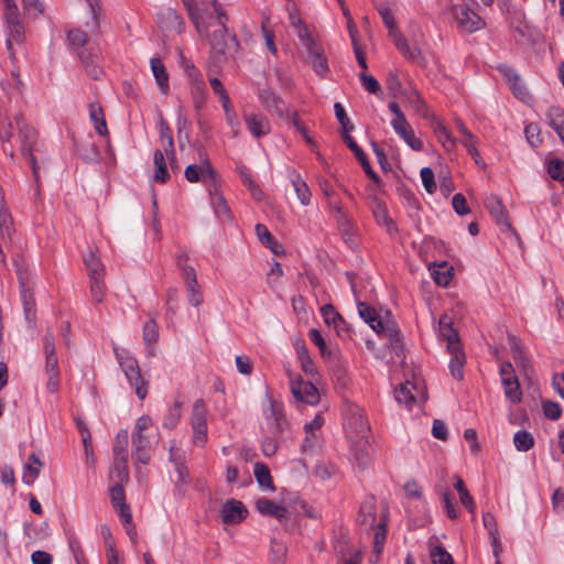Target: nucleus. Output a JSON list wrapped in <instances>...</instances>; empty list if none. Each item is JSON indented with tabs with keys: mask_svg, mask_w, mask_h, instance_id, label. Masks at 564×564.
I'll return each mask as SVG.
<instances>
[{
	"mask_svg": "<svg viewBox=\"0 0 564 564\" xmlns=\"http://www.w3.org/2000/svg\"><path fill=\"white\" fill-rule=\"evenodd\" d=\"M212 12L207 14L208 35H200L209 41L215 54L226 56L238 48L235 35L228 34V17L217 0L210 1Z\"/></svg>",
	"mask_w": 564,
	"mask_h": 564,
	"instance_id": "obj_1",
	"label": "nucleus"
},
{
	"mask_svg": "<svg viewBox=\"0 0 564 564\" xmlns=\"http://www.w3.org/2000/svg\"><path fill=\"white\" fill-rule=\"evenodd\" d=\"M358 313L360 317L378 334L387 337L391 346L398 349L400 346V330L398 325L388 318H382L377 311L366 304L365 302L358 303Z\"/></svg>",
	"mask_w": 564,
	"mask_h": 564,
	"instance_id": "obj_2",
	"label": "nucleus"
},
{
	"mask_svg": "<svg viewBox=\"0 0 564 564\" xmlns=\"http://www.w3.org/2000/svg\"><path fill=\"white\" fill-rule=\"evenodd\" d=\"M378 11L382 18L383 24L388 29L389 37L393 41L400 53L410 61L420 62L422 59L421 50L417 46L413 48L409 46L406 39L397 26L392 12L384 7L378 8Z\"/></svg>",
	"mask_w": 564,
	"mask_h": 564,
	"instance_id": "obj_3",
	"label": "nucleus"
},
{
	"mask_svg": "<svg viewBox=\"0 0 564 564\" xmlns=\"http://www.w3.org/2000/svg\"><path fill=\"white\" fill-rule=\"evenodd\" d=\"M115 354L121 370L130 386L134 388L138 398L140 400L145 399L148 395L149 382L141 376L137 359L130 356L127 351H118L115 349Z\"/></svg>",
	"mask_w": 564,
	"mask_h": 564,
	"instance_id": "obj_4",
	"label": "nucleus"
},
{
	"mask_svg": "<svg viewBox=\"0 0 564 564\" xmlns=\"http://www.w3.org/2000/svg\"><path fill=\"white\" fill-rule=\"evenodd\" d=\"M395 400L411 409L414 404H422L427 399L426 387L423 379L416 373L406 379L394 391Z\"/></svg>",
	"mask_w": 564,
	"mask_h": 564,
	"instance_id": "obj_5",
	"label": "nucleus"
},
{
	"mask_svg": "<svg viewBox=\"0 0 564 564\" xmlns=\"http://www.w3.org/2000/svg\"><path fill=\"white\" fill-rule=\"evenodd\" d=\"M3 18L7 32V48L12 50V43H22L25 39L24 25L21 21L20 12L15 0H2Z\"/></svg>",
	"mask_w": 564,
	"mask_h": 564,
	"instance_id": "obj_6",
	"label": "nucleus"
},
{
	"mask_svg": "<svg viewBox=\"0 0 564 564\" xmlns=\"http://www.w3.org/2000/svg\"><path fill=\"white\" fill-rule=\"evenodd\" d=\"M45 375L47 376L46 388L48 392L56 393L59 389L58 359L55 350V338L48 328L44 336Z\"/></svg>",
	"mask_w": 564,
	"mask_h": 564,
	"instance_id": "obj_7",
	"label": "nucleus"
},
{
	"mask_svg": "<svg viewBox=\"0 0 564 564\" xmlns=\"http://www.w3.org/2000/svg\"><path fill=\"white\" fill-rule=\"evenodd\" d=\"M14 267L21 289V299L23 303L24 316L28 323L33 326L35 323V300L32 292L28 288L29 272L23 260L20 257L14 259Z\"/></svg>",
	"mask_w": 564,
	"mask_h": 564,
	"instance_id": "obj_8",
	"label": "nucleus"
},
{
	"mask_svg": "<svg viewBox=\"0 0 564 564\" xmlns=\"http://www.w3.org/2000/svg\"><path fill=\"white\" fill-rule=\"evenodd\" d=\"M15 123L19 128V137L21 139V153L28 160L35 180L39 178V169L35 156L33 154L34 145L36 142V131L22 122V117H15Z\"/></svg>",
	"mask_w": 564,
	"mask_h": 564,
	"instance_id": "obj_9",
	"label": "nucleus"
},
{
	"mask_svg": "<svg viewBox=\"0 0 564 564\" xmlns=\"http://www.w3.org/2000/svg\"><path fill=\"white\" fill-rule=\"evenodd\" d=\"M185 178L191 182H204L208 186L215 185L217 182V174L213 169L208 158L205 153H203L202 149H199V163L198 164H189L185 169Z\"/></svg>",
	"mask_w": 564,
	"mask_h": 564,
	"instance_id": "obj_10",
	"label": "nucleus"
},
{
	"mask_svg": "<svg viewBox=\"0 0 564 564\" xmlns=\"http://www.w3.org/2000/svg\"><path fill=\"white\" fill-rule=\"evenodd\" d=\"M207 410L203 400H196L193 404L191 425L193 430V443L204 446L207 442Z\"/></svg>",
	"mask_w": 564,
	"mask_h": 564,
	"instance_id": "obj_11",
	"label": "nucleus"
},
{
	"mask_svg": "<svg viewBox=\"0 0 564 564\" xmlns=\"http://www.w3.org/2000/svg\"><path fill=\"white\" fill-rule=\"evenodd\" d=\"M369 426L358 406L350 409V416L346 423L347 437L351 443L361 445L367 437Z\"/></svg>",
	"mask_w": 564,
	"mask_h": 564,
	"instance_id": "obj_12",
	"label": "nucleus"
},
{
	"mask_svg": "<svg viewBox=\"0 0 564 564\" xmlns=\"http://www.w3.org/2000/svg\"><path fill=\"white\" fill-rule=\"evenodd\" d=\"M290 384L291 391L294 398L310 405H314L319 401V393L317 388L308 381H304L303 379L293 378L290 376Z\"/></svg>",
	"mask_w": 564,
	"mask_h": 564,
	"instance_id": "obj_13",
	"label": "nucleus"
},
{
	"mask_svg": "<svg viewBox=\"0 0 564 564\" xmlns=\"http://www.w3.org/2000/svg\"><path fill=\"white\" fill-rule=\"evenodd\" d=\"M302 44L307 51V62L311 64L313 69L319 75L328 73L329 68L327 58L322 44L315 37H312Z\"/></svg>",
	"mask_w": 564,
	"mask_h": 564,
	"instance_id": "obj_14",
	"label": "nucleus"
},
{
	"mask_svg": "<svg viewBox=\"0 0 564 564\" xmlns=\"http://www.w3.org/2000/svg\"><path fill=\"white\" fill-rule=\"evenodd\" d=\"M452 13L458 28L465 32H475L485 25L482 19L465 6H454Z\"/></svg>",
	"mask_w": 564,
	"mask_h": 564,
	"instance_id": "obj_15",
	"label": "nucleus"
},
{
	"mask_svg": "<svg viewBox=\"0 0 564 564\" xmlns=\"http://www.w3.org/2000/svg\"><path fill=\"white\" fill-rule=\"evenodd\" d=\"M202 0H182L188 18L199 35H208L207 10L199 7Z\"/></svg>",
	"mask_w": 564,
	"mask_h": 564,
	"instance_id": "obj_16",
	"label": "nucleus"
},
{
	"mask_svg": "<svg viewBox=\"0 0 564 564\" xmlns=\"http://www.w3.org/2000/svg\"><path fill=\"white\" fill-rule=\"evenodd\" d=\"M243 121L246 123L247 129L257 139H260L269 134L271 131V124L269 119L260 112H245Z\"/></svg>",
	"mask_w": 564,
	"mask_h": 564,
	"instance_id": "obj_17",
	"label": "nucleus"
},
{
	"mask_svg": "<svg viewBox=\"0 0 564 564\" xmlns=\"http://www.w3.org/2000/svg\"><path fill=\"white\" fill-rule=\"evenodd\" d=\"M508 344L510 346L512 358L517 362L518 367L527 378H531L533 373V367L530 359L525 355L524 348L521 345L519 338H517L514 335H509Z\"/></svg>",
	"mask_w": 564,
	"mask_h": 564,
	"instance_id": "obj_18",
	"label": "nucleus"
},
{
	"mask_svg": "<svg viewBox=\"0 0 564 564\" xmlns=\"http://www.w3.org/2000/svg\"><path fill=\"white\" fill-rule=\"evenodd\" d=\"M14 228L12 217L4 200V193L0 187V236L8 247L13 245Z\"/></svg>",
	"mask_w": 564,
	"mask_h": 564,
	"instance_id": "obj_19",
	"label": "nucleus"
},
{
	"mask_svg": "<svg viewBox=\"0 0 564 564\" xmlns=\"http://www.w3.org/2000/svg\"><path fill=\"white\" fill-rule=\"evenodd\" d=\"M265 424L271 434H278L283 431L285 424L284 415L280 405L275 404L271 399L267 400L264 409Z\"/></svg>",
	"mask_w": 564,
	"mask_h": 564,
	"instance_id": "obj_20",
	"label": "nucleus"
},
{
	"mask_svg": "<svg viewBox=\"0 0 564 564\" xmlns=\"http://www.w3.org/2000/svg\"><path fill=\"white\" fill-rule=\"evenodd\" d=\"M221 519L227 524H235L242 521L247 516V509L238 500H228L221 508Z\"/></svg>",
	"mask_w": 564,
	"mask_h": 564,
	"instance_id": "obj_21",
	"label": "nucleus"
},
{
	"mask_svg": "<svg viewBox=\"0 0 564 564\" xmlns=\"http://www.w3.org/2000/svg\"><path fill=\"white\" fill-rule=\"evenodd\" d=\"M391 126L411 149L414 151L422 150L423 143L414 135V131L406 119L400 121H391Z\"/></svg>",
	"mask_w": 564,
	"mask_h": 564,
	"instance_id": "obj_22",
	"label": "nucleus"
},
{
	"mask_svg": "<svg viewBox=\"0 0 564 564\" xmlns=\"http://www.w3.org/2000/svg\"><path fill=\"white\" fill-rule=\"evenodd\" d=\"M257 510L263 516H271L283 522L289 517V510L286 507L276 505L267 498H259L256 501Z\"/></svg>",
	"mask_w": 564,
	"mask_h": 564,
	"instance_id": "obj_23",
	"label": "nucleus"
},
{
	"mask_svg": "<svg viewBox=\"0 0 564 564\" xmlns=\"http://www.w3.org/2000/svg\"><path fill=\"white\" fill-rule=\"evenodd\" d=\"M259 99L268 112H274L279 117H284V101L271 89H262L259 93Z\"/></svg>",
	"mask_w": 564,
	"mask_h": 564,
	"instance_id": "obj_24",
	"label": "nucleus"
},
{
	"mask_svg": "<svg viewBox=\"0 0 564 564\" xmlns=\"http://www.w3.org/2000/svg\"><path fill=\"white\" fill-rule=\"evenodd\" d=\"M159 23L163 30L181 33L184 28V20L174 9H166L159 15Z\"/></svg>",
	"mask_w": 564,
	"mask_h": 564,
	"instance_id": "obj_25",
	"label": "nucleus"
},
{
	"mask_svg": "<svg viewBox=\"0 0 564 564\" xmlns=\"http://www.w3.org/2000/svg\"><path fill=\"white\" fill-rule=\"evenodd\" d=\"M482 523L484 527L487 529L489 538L491 540L494 555L496 558H498L500 553L502 552V546L499 538L497 520L492 513L486 512L482 516Z\"/></svg>",
	"mask_w": 564,
	"mask_h": 564,
	"instance_id": "obj_26",
	"label": "nucleus"
},
{
	"mask_svg": "<svg viewBox=\"0 0 564 564\" xmlns=\"http://www.w3.org/2000/svg\"><path fill=\"white\" fill-rule=\"evenodd\" d=\"M288 11H289V20H290V23L291 25L295 29L296 31V34L300 39V41L302 43L306 42L307 40L314 37L307 25L304 23V21L302 20V18L300 17V12L297 10V7L295 3H291L289 7H288Z\"/></svg>",
	"mask_w": 564,
	"mask_h": 564,
	"instance_id": "obj_27",
	"label": "nucleus"
},
{
	"mask_svg": "<svg viewBox=\"0 0 564 564\" xmlns=\"http://www.w3.org/2000/svg\"><path fill=\"white\" fill-rule=\"evenodd\" d=\"M208 192L216 216L220 219H230V210L224 196L219 193L218 182L215 185H209Z\"/></svg>",
	"mask_w": 564,
	"mask_h": 564,
	"instance_id": "obj_28",
	"label": "nucleus"
},
{
	"mask_svg": "<svg viewBox=\"0 0 564 564\" xmlns=\"http://www.w3.org/2000/svg\"><path fill=\"white\" fill-rule=\"evenodd\" d=\"M486 207L489 210L490 215L496 219L497 224L503 226L506 228H510V223L508 220V213L497 196H489L486 199Z\"/></svg>",
	"mask_w": 564,
	"mask_h": 564,
	"instance_id": "obj_29",
	"label": "nucleus"
},
{
	"mask_svg": "<svg viewBox=\"0 0 564 564\" xmlns=\"http://www.w3.org/2000/svg\"><path fill=\"white\" fill-rule=\"evenodd\" d=\"M110 477L119 484H124L129 480L128 455H113Z\"/></svg>",
	"mask_w": 564,
	"mask_h": 564,
	"instance_id": "obj_30",
	"label": "nucleus"
},
{
	"mask_svg": "<svg viewBox=\"0 0 564 564\" xmlns=\"http://www.w3.org/2000/svg\"><path fill=\"white\" fill-rule=\"evenodd\" d=\"M448 351L452 355L449 362L451 373L455 379L462 380L464 377L463 368L465 365V355L462 350V346H455V344H452V349H448Z\"/></svg>",
	"mask_w": 564,
	"mask_h": 564,
	"instance_id": "obj_31",
	"label": "nucleus"
},
{
	"mask_svg": "<svg viewBox=\"0 0 564 564\" xmlns=\"http://www.w3.org/2000/svg\"><path fill=\"white\" fill-rule=\"evenodd\" d=\"M151 70L153 76L155 77L156 84L162 94L166 95L169 93V75L166 69L160 58H152L150 61Z\"/></svg>",
	"mask_w": 564,
	"mask_h": 564,
	"instance_id": "obj_32",
	"label": "nucleus"
},
{
	"mask_svg": "<svg viewBox=\"0 0 564 564\" xmlns=\"http://www.w3.org/2000/svg\"><path fill=\"white\" fill-rule=\"evenodd\" d=\"M84 263L90 280L104 279L105 267L91 250L84 256Z\"/></svg>",
	"mask_w": 564,
	"mask_h": 564,
	"instance_id": "obj_33",
	"label": "nucleus"
},
{
	"mask_svg": "<svg viewBox=\"0 0 564 564\" xmlns=\"http://www.w3.org/2000/svg\"><path fill=\"white\" fill-rule=\"evenodd\" d=\"M546 119L564 144V110L560 107H551L546 112Z\"/></svg>",
	"mask_w": 564,
	"mask_h": 564,
	"instance_id": "obj_34",
	"label": "nucleus"
},
{
	"mask_svg": "<svg viewBox=\"0 0 564 564\" xmlns=\"http://www.w3.org/2000/svg\"><path fill=\"white\" fill-rule=\"evenodd\" d=\"M256 232L261 243L269 248L274 254L283 253V247L274 239L264 225L258 224L256 226Z\"/></svg>",
	"mask_w": 564,
	"mask_h": 564,
	"instance_id": "obj_35",
	"label": "nucleus"
},
{
	"mask_svg": "<svg viewBox=\"0 0 564 564\" xmlns=\"http://www.w3.org/2000/svg\"><path fill=\"white\" fill-rule=\"evenodd\" d=\"M440 334L447 340V348L452 349V344L460 346L457 332L452 327V321L447 315H443L440 318Z\"/></svg>",
	"mask_w": 564,
	"mask_h": 564,
	"instance_id": "obj_36",
	"label": "nucleus"
},
{
	"mask_svg": "<svg viewBox=\"0 0 564 564\" xmlns=\"http://www.w3.org/2000/svg\"><path fill=\"white\" fill-rule=\"evenodd\" d=\"M454 487L455 489L457 490L458 495H459V500L462 502V505L473 514L475 516V509H476V506H475V502H474V499L473 497L470 496L468 489L466 488L465 486V482L464 480L459 477V476H455L454 477Z\"/></svg>",
	"mask_w": 564,
	"mask_h": 564,
	"instance_id": "obj_37",
	"label": "nucleus"
},
{
	"mask_svg": "<svg viewBox=\"0 0 564 564\" xmlns=\"http://www.w3.org/2000/svg\"><path fill=\"white\" fill-rule=\"evenodd\" d=\"M505 387V394L512 403H519L522 400V392L517 376L501 380Z\"/></svg>",
	"mask_w": 564,
	"mask_h": 564,
	"instance_id": "obj_38",
	"label": "nucleus"
},
{
	"mask_svg": "<svg viewBox=\"0 0 564 564\" xmlns=\"http://www.w3.org/2000/svg\"><path fill=\"white\" fill-rule=\"evenodd\" d=\"M77 151L79 156L86 162H99L100 160L98 147L89 139L78 144Z\"/></svg>",
	"mask_w": 564,
	"mask_h": 564,
	"instance_id": "obj_39",
	"label": "nucleus"
},
{
	"mask_svg": "<svg viewBox=\"0 0 564 564\" xmlns=\"http://www.w3.org/2000/svg\"><path fill=\"white\" fill-rule=\"evenodd\" d=\"M253 473L260 487L271 491L275 489L270 470L264 464L257 463Z\"/></svg>",
	"mask_w": 564,
	"mask_h": 564,
	"instance_id": "obj_40",
	"label": "nucleus"
},
{
	"mask_svg": "<svg viewBox=\"0 0 564 564\" xmlns=\"http://www.w3.org/2000/svg\"><path fill=\"white\" fill-rule=\"evenodd\" d=\"M291 182L300 202L303 205H308L311 200V191L307 184L296 173H292Z\"/></svg>",
	"mask_w": 564,
	"mask_h": 564,
	"instance_id": "obj_41",
	"label": "nucleus"
},
{
	"mask_svg": "<svg viewBox=\"0 0 564 564\" xmlns=\"http://www.w3.org/2000/svg\"><path fill=\"white\" fill-rule=\"evenodd\" d=\"M153 162L155 165L154 180L160 183H165L170 175L166 167L164 153L162 150L154 152Z\"/></svg>",
	"mask_w": 564,
	"mask_h": 564,
	"instance_id": "obj_42",
	"label": "nucleus"
},
{
	"mask_svg": "<svg viewBox=\"0 0 564 564\" xmlns=\"http://www.w3.org/2000/svg\"><path fill=\"white\" fill-rule=\"evenodd\" d=\"M29 460L31 464L24 466L23 481L28 485H31L35 478H37L40 468L43 466V463L35 454H31L29 456Z\"/></svg>",
	"mask_w": 564,
	"mask_h": 564,
	"instance_id": "obj_43",
	"label": "nucleus"
},
{
	"mask_svg": "<svg viewBox=\"0 0 564 564\" xmlns=\"http://www.w3.org/2000/svg\"><path fill=\"white\" fill-rule=\"evenodd\" d=\"M324 322L328 326H334L338 334H340V325L344 324L343 317L336 312L333 305L326 304L321 308Z\"/></svg>",
	"mask_w": 564,
	"mask_h": 564,
	"instance_id": "obj_44",
	"label": "nucleus"
},
{
	"mask_svg": "<svg viewBox=\"0 0 564 564\" xmlns=\"http://www.w3.org/2000/svg\"><path fill=\"white\" fill-rule=\"evenodd\" d=\"M451 270H452V268H447V265L445 263L440 264V265H434L431 269V275L437 285L446 286V285H448V283L452 280Z\"/></svg>",
	"mask_w": 564,
	"mask_h": 564,
	"instance_id": "obj_45",
	"label": "nucleus"
},
{
	"mask_svg": "<svg viewBox=\"0 0 564 564\" xmlns=\"http://www.w3.org/2000/svg\"><path fill=\"white\" fill-rule=\"evenodd\" d=\"M513 444L520 452H528L534 445V437L527 431H518L513 436Z\"/></svg>",
	"mask_w": 564,
	"mask_h": 564,
	"instance_id": "obj_46",
	"label": "nucleus"
},
{
	"mask_svg": "<svg viewBox=\"0 0 564 564\" xmlns=\"http://www.w3.org/2000/svg\"><path fill=\"white\" fill-rule=\"evenodd\" d=\"M360 522L373 527L376 523V507L372 501H365L359 511Z\"/></svg>",
	"mask_w": 564,
	"mask_h": 564,
	"instance_id": "obj_47",
	"label": "nucleus"
},
{
	"mask_svg": "<svg viewBox=\"0 0 564 564\" xmlns=\"http://www.w3.org/2000/svg\"><path fill=\"white\" fill-rule=\"evenodd\" d=\"M110 499L112 507L116 510L127 506L123 484L115 482V485L110 488Z\"/></svg>",
	"mask_w": 564,
	"mask_h": 564,
	"instance_id": "obj_48",
	"label": "nucleus"
},
{
	"mask_svg": "<svg viewBox=\"0 0 564 564\" xmlns=\"http://www.w3.org/2000/svg\"><path fill=\"white\" fill-rule=\"evenodd\" d=\"M185 288L187 292L188 302L193 306H199L204 301V296L198 282L196 281L193 283L185 284Z\"/></svg>",
	"mask_w": 564,
	"mask_h": 564,
	"instance_id": "obj_49",
	"label": "nucleus"
},
{
	"mask_svg": "<svg viewBox=\"0 0 564 564\" xmlns=\"http://www.w3.org/2000/svg\"><path fill=\"white\" fill-rule=\"evenodd\" d=\"M334 110H335L336 118L341 126L343 133L349 134V131H352L355 127L350 122L349 118L347 117L346 111H345L344 107L341 106V104L336 102L334 105Z\"/></svg>",
	"mask_w": 564,
	"mask_h": 564,
	"instance_id": "obj_50",
	"label": "nucleus"
},
{
	"mask_svg": "<svg viewBox=\"0 0 564 564\" xmlns=\"http://www.w3.org/2000/svg\"><path fill=\"white\" fill-rule=\"evenodd\" d=\"M76 425L78 427V431L82 435V441H83V444H84V447H85V453L87 456H90L93 455L91 453V435H90V432H89V429L87 426V424L85 423L84 420L82 419H77L76 420Z\"/></svg>",
	"mask_w": 564,
	"mask_h": 564,
	"instance_id": "obj_51",
	"label": "nucleus"
},
{
	"mask_svg": "<svg viewBox=\"0 0 564 564\" xmlns=\"http://www.w3.org/2000/svg\"><path fill=\"white\" fill-rule=\"evenodd\" d=\"M524 134L527 138V141L532 147H538L542 143V133L541 129L536 123H529L524 129Z\"/></svg>",
	"mask_w": 564,
	"mask_h": 564,
	"instance_id": "obj_52",
	"label": "nucleus"
},
{
	"mask_svg": "<svg viewBox=\"0 0 564 564\" xmlns=\"http://www.w3.org/2000/svg\"><path fill=\"white\" fill-rule=\"evenodd\" d=\"M430 555L433 564H454L452 555L443 546H435Z\"/></svg>",
	"mask_w": 564,
	"mask_h": 564,
	"instance_id": "obj_53",
	"label": "nucleus"
},
{
	"mask_svg": "<svg viewBox=\"0 0 564 564\" xmlns=\"http://www.w3.org/2000/svg\"><path fill=\"white\" fill-rule=\"evenodd\" d=\"M272 564H284L286 557V547L283 543L275 540L271 541Z\"/></svg>",
	"mask_w": 564,
	"mask_h": 564,
	"instance_id": "obj_54",
	"label": "nucleus"
},
{
	"mask_svg": "<svg viewBox=\"0 0 564 564\" xmlns=\"http://www.w3.org/2000/svg\"><path fill=\"white\" fill-rule=\"evenodd\" d=\"M386 534H387L386 523L379 522L378 524H376L375 536H373V551L378 555H380L382 552V546H383V543L386 540Z\"/></svg>",
	"mask_w": 564,
	"mask_h": 564,
	"instance_id": "obj_55",
	"label": "nucleus"
},
{
	"mask_svg": "<svg viewBox=\"0 0 564 564\" xmlns=\"http://www.w3.org/2000/svg\"><path fill=\"white\" fill-rule=\"evenodd\" d=\"M129 436L126 430H121L117 436L113 445V455H128Z\"/></svg>",
	"mask_w": 564,
	"mask_h": 564,
	"instance_id": "obj_56",
	"label": "nucleus"
},
{
	"mask_svg": "<svg viewBox=\"0 0 564 564\" xmlns=\"http://www.w3.org/2000/svg\"><path fill=\"white\" fill-rule=\"evenodd\" d=\"M133 446V452H132V457H133V460H134V465H138V464H143V465H147L149 464L150 459H151V456H150V453H149V447L150 445H132Z\"/></svg>",
	"mask_w": 564,
	"mask_h": 564,
	"instance_id": "obj_57",
	"label": "nucleus"
},
{
	"mask_svg": "<svg viewBox=\"0 0 564 564\" xmlns=\"http://www.w3.org/2000/svg\"><path fill=\"white\" fill-rule=\"evenodd\" d=\"M387 86L393 98H398L405 95V91L397 74H389L387 78Z\"/></svg>",
	"mask_w": 564,
	"mask_h": 564,
	"instance_id": "obj_58",
	"label": "nucleus"
},
{
	"mask_svg": "<svg viewBox=\"0 0 564 564\" xmlns=\"http://www.w3.org/2000/svg\"><path fill=\"white\" fill-rule=\"evenodd\" d=\"M181 417V404L178 402L174 403L172 408H170L164 421L163 426L167 429H173L176 426Z\"/></svg>",
	"mask_w": 564,
	"mask_h": 564,
	"instance_id": "obj_59",
	"label": "nucleus"
},
{
	"mask_svg": "<svg viewBox=\"0 0 564 564\" xmlns=\"http://www.w3.org/2000/svg\"><path fill=\"white\" fill-rule=\"evenodd\" d=\"M462 144L468 150L476 163L480 162V154L476 149L477 139L470 132L460 139Z\"/></svg>",
	"mask_w": 564,
	"mask_h": 564,
	"instance_id": "obj_60",
	"label": "nucleus"
},
{
	"mask_svg": "<svg viewBox=\"0 0 564 564\" xmlns=\"http://www.w3.org/2000/svg\"><path fill=\"white\" fill-rule=\"evenodd\" d=\"M106 286L102 279L90 280V293L96 303L104 301Z\"/></svg>",
	"mask_w": 564,
	"mask_h": 564,
	"instance_id": "obj_61",
	"label": "nucleus"
},
{
	"mask_svg": "<svg viewBox=\"0 0 564 564\" xmlns=\"http://www.w3.org/2000/svg\"><path fill=\"white\" fill-rule=\"evenodd\" d=\"M158 337V325L154 319H151L148 323H145L143 327V339L145 344H154L156 343Z\"/></svg>",
	"mask_w": 564,
	"mask_h": 564,
	"instance_id": "obj_62",
	"label": "nucleus"
},
{
	"mask_svg": "<svg viewBox=\"0 0 564 564\" xmlns=\"http://www.w3.org/2000/svg\"><path fill=\"white\" fill-rule=\"evenodd\" d=\"M420 174L424 188L426 189L427 193L433 194L436 189V184L434 181V173L432 169L423 167Z\"/></svg>",
	"mask_w": 564,
	"mask_h": 564,
	"instance_id": "obj_63",
	"label": "nucleus"
},
{
	"mask_svg": "<svg viewBox=\"0 0 564 564\" xmlns=\"http://www.w3.org/2000/svg\"><path fill=\"white\" fill-rule=\"evenodd\" d=\"M549 174L552 178L563 181L564 180V162L557 159H553L549 163Z\"/></svg>",
	"mask_w": 564,
	"mask_h": 564,
	"instance_id": "obj_64",
	"label": "nucleus"
}]
</instances>
